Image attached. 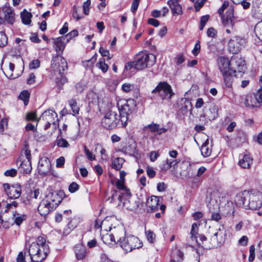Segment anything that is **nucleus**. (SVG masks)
I'll return each mask as SVG.
<instances>
[{"mask_svg":"<svg viewBox=\"0 0 262 262\" xmlns=\"http://www.w3.org/2000/svg\"><path fill=\"white\" fill-rule=\"evenodd\" d=\"M234 202L246 209L257 210L262 206V193L254 190H244L236 194Z\"/></svg>","mask_w":262,"mask_h":262,"instance_id":"1","label":"nucleus"},{"mask_svg":"<svg viewBox=\"0 0 262 262\" xmlns=\"http://www.w3.org/2000/svg\"><path fill=\"white\" fill-rule=\"evenodd\" d=\"M49 247L46 239L39 236L36 242L29 246L28 252L31 262H42L49 253Z\"/></svg>","mask_w":262,"mask_h":262,"instance_id":"2","label":"nucleus"},{"mask_svg":"<svg viewBox=\"0 0 262 262\" xmlns=\"http://www.w3.org/2000/svg\"><path fill=\"white\" fill-rule=\"evenodd\" d=\"M117 106L120 112L121 125L125 127L127 125L128 115L132 113L135 106L133 99H119L117 101Z\"/></svg>","mask_w":262,"mask_h":262,"instance_id":"3","label":"nucleus"},{"mask_svg":"<svg viewBox=\"0 0 262 262\" xmlns=\"http://www.w3.org/2000/svg\"><path fill=\"white\" fill-rule=\"evenodd\" d=\"M156 61V57L151 53H139L136 55L135 69L141 70L153 66Z\"/></svg>","mask_w":262,"mask_h":262,"instance_id":"4","label":"nucleus"},{"mask_svg":"<svg viewBox=\"0 0 262 262\" xmlns=\"http://www.w3.org/2000/svg\"><path fill=\"white\" fill-rule=\"evenodd\" d=\"M142 243L139 238L135 236L127 235L120 242V246L126 252H130L132 250L139 249L142 247Z\"/></svg>","mask_w":262,"mask_h":262,"instance_id":"5","label":"nucleus"},{"mask_svg":"<svg viewBox=\"0 0 262 262\" xmlns=\"http://www.w3.org/2000/svg\"><path fill=\"white\" fill-rule=\"evenodd\" d=\"M229 6V2L225 1L222 7L218 10V13L222 16V22L223 25L225 27L233 28L234 23L232 20L233 17V9L232 7H229L225 15H223V12L225 9L227 8Z\"/></svg>","mask_w":262,"mask_h":262,"instance_id":"6","label":"nucleus"},{"mask_svg":"<svg viewBox=\"0 0 262 262\" xmlns=\"http://www.w3.org/2000/svg\"><path fill=\"white\" fill-rule=\"evenodd\" d=\"M120 122V118L117 112L110 111L103 117L101 121L102 126L106 129L115 128Z\"/></svg>","mask_w":262,"mask_h":262,"instance_id":"7","label":"nucleus"},{"mask_svg":"<svg viewBox=\"0 0 262 262\" xmlns=\"http://www.w3.org/2000/svg\"><path fill=\"white\" fill-rule=\"evenodd\" d=\"M51 68L55 75H60L67 69V62L62 56L57 55L53 58Z\"/></svg>","mask_w":262,"mask_h":262,"instance_id":"8","label":"nucleus"},{"mask_svg":"<svg viewBox=\"0 0 262 262\" xmlns=\"http://www.w3.org/2000/svg\"><path fill=\"white\" fill-rule=\"evenodd\" d=\"M37 170L40 175L48 176L53 174L50 160L46 157L40 159Z\"/></svg>","mask_w":262,"mask_h":262,"instance_id":"9","label":"nucleus"},{"mask_svg":"<svg viewBox=\"0 0 262 262\" xmlns=\"http://www.w3.org/2000/svg\"><path fill=\"white\" fill-rule=\"evenodd\" d=\"M64 193L63 191H55L49 192L45 198L50 203L51 206L56 208L61 203Z\"/></svg>","mask_w":262,"mask_h":262,"instance_id":"10","label":"nucleus"},{"mask_svg":"<svg viewBox=\"0 0 262 262\" xmlns=\"http://www.w3.org/2000/svg\"><path fill=\"white\" fill-rule=\"evenodd\" d=\"M57 114L56 113L52 110H49L45 111L37 121L42 120L46 122V124L45 125V129H47L50 127L51 124H55V121L57 120Z\"/></svg>","mask_w":262,"mask_h":262,"instance_id":"11","label":"nucleus"},{"mask_svg":"<svg viewBox=\"0 0 262 262\" xmlns=\"http://www.w3.org/2000/svg\"><path fill=\"white\" fill-rule=\"evenodd\" d=\"M230 63L232 66L231 69L235 70L242 76L246 70L244 59L240 56H234L231 58Z\"/></svg>","mask_w":262,"mask_h":262,"instance_id":"12","label":"nucleus"},{"mask_svg":"<svg viewBox=\"0 0 262 262\" xmlns=\"http://www.w3.org/2000/svg\"><path fill=\"white\" fill-rule=\"evenodd\" d=\"M4 189L8 197L12 199L18 198L21 193V188L19 185H9L8 184L4 185Z\"/></svg>","mask_w":262,"mask_h":262,"instance_id":"13","label":"nucleus"},{"mask_svg":"<svg viewBox=\"0 0 262 262\" xmlns=\"http://www.w3.org/2000/svg\"><path fill=\"white\" fill-rule=\"evenodd\" d=\"M163 92L164 99H170L173 95L170 85L166 82H161L152 91V93Z\"/></svg>","mask_w":262,"mask_h":262,"instance_id":"14","label":"nucleus"},{"mask_svg":"<svg viewBox=\"0 0 262 262\" xmlns=\"http://www.w3.org/2000/svg\"><path fill=\"white\" fill-rule=\"evenodd\" d=\"M245 43V40L242 37L235 36L231 39L228 42V48L230 52L237 53L241 47Z\"/></svg>","mask_w":262,"mask_h":262,"instance_id":"15","label":"nucleus"},{"mask_svg":"<svg viewBox=\"0 0 262 262\" xmlns=\"http://www.w3.org/2000/svg\"><path fill=\"white\" fill-rule=\"evenodd\" d=\"M2 11L7 22L9 24H13L15 21V14L13 9L10 6L9 4H6L3 7Z\"/></svg>","mask_w":262,"mask_h":262,"instance_id":"16","label":"nucleus"},{"mask_svg":"<svg viewBox=\"0 0 262 262\" xmlns=\"http://www.w3.org/2000/svg\"><path fill=\"white\" fill-rule=\"evenodd\" d=\"M55 209L46 199L41 201L38 207L39 213L43 216L48 214Z\"/></svg>","mask_w":262,"mask_h":262,"instance_id":"17","label":"nucleus"},{"mask_svg":"<svg viewBox=\"0 0 262 262\" xmlns=\"http://www.w3.org/2000/svg\"><path fill=\"white\" fill-rule=\"evenodd\" d=\"M159 199L156 196L149 197L146 202V209L148 212L157 211L159 206Z\"/></svg>","mask_w":262,"mask_h":262,"instance_id":"18","label":"nucleus"},{"mask_svg":"<svg viewBox=\"0 0 262 262\" xmlns=\"http://www.w3.org/2000/svg\"><path fill=\"white\" fill-rule=\"evenodd\" d=\"M217 64L219 69L222 74L229 72L232 69L231 67H230V61L227 58L219 57L217 59Z\"/></svg>","mask_w":262,"mask_h":262,"instance_id":"19","label":"nucleus"},{"mask_svg":"<svg viewBox=\"0 0 262 262\" xmlns=\"http://www.w3.org/2000/svg\"><path fill=\"white\" fill-rule=\"evenodd\" d=\"M143 130H148L152 133H156L157 135H161L167 130L166 128L161 127L160 124L154 122L145 126Z\"/></svg>","mask_w":262,"mask_h":262,"instance_id":"20","label":"nucleus"},{"mask_svg":"<svg viewBox=\"0 0 262 262\" xmlns=\"http://www.w3.org/2000/svg\"><path fill=\"white\" fill-rule=\"evenodd\" d=\"M236 71L231 69L229 72L222 74L224 83L227 88H230L232 87L234 80V77L236 76Z\"/></svg>","mask_w":262,"mask_h":262,"instance_id":"21","label":"nucleus"},{"mask_svg":"<svg viewBox=\"0 0 262 262\" xmlns=\"http://www.w3.org/2000/svg\"><path fill=\"white\" fill-rule=\"evenodd\" d=\"M112 234L114 237L115 241L117 242V243L120 245V242L123 241V238L125 237V232L124 229L122 226H118L117 227H114L112 229Z\"/></svg>","mask_w":262,"mask_h":262,"instance_id":"22","label":"nucleus"},{"mask_svg":"<svg viewBox=\"0 0 262 262\" xmlns=\"http://www.w3.org/2000/svg\"><path fill=\"white\" fill-rule=\"evenodd\" d=\"M167 4L171 9L172 14L173 16L179 15L182 14V6L177 0H169Z\"/></svg>","mask_w":262,"mask_h":262,"instance_id":"23","label":"nucleus"},{"mask_svg":"<svg viewBox=\"0 0 262 262\" xmlns=\"http://www.w3.org/2000/svg\"><path fill=\"white\" fill-rule=\"evenodd\" d=\"M14 67L15 66L13 63L9 62L8 66L6 68L4 74L8 78L14 79L19 77L23 71H20V72L15 71L13 73Z\"/></svg>","mask_w":262,"mask_h":262,"instance_id":"24","label":"nucleus"},{"mask_svg":"<svg viewBox=\"0 0 262 262\" xmlns=\"http://www.w3.org/2000/svg\"><path fill=\"white\" fill-rule=\"evenodd\" d=\"M65 38L66 37L64 36L59 37L54 40L55 48L58 55L60 54V52L62 53L64 49L66 43L64 42L63 40L65 39Z\"/></svg>","mask_w":262,"mask_h":262,"instance_id":"25","label":"nucleus"},{"mask_svg":"<svg viewBox=\"0 0 262 262\" xmlns=\"http://www.w3.org/2000/svg\"><path fill=\"white\" fill-rule=\"evenodd\" d=\"M170 262H182L183 260V253L177 248L172 250Z\"/></svg>","mask_w":262,"mask_h":262,"instance_id":"26","label":"nucleus"},{"mask_svg":"<svg viewBox=\"0 0 262 262\" xmlns=\"http://www.w3.org/2000/svg\"><path fill=\"white\" fill-rule=\"evenodd\" d=\"M252 161L253 159L250 155H245L244 156L243 158L239 161L238 164L239 166L243 168H249L252 163Z\"/></svg>","mask_w":262,"mask_h":262,"instance_id":"27","label":"nucleus"},{"mask_svg":"<svg viewBox=\"0 0 262 262\" xmlns=\"http://www.w3.org/2000/svg\"><path fill=\"white\" fill-rule=\"evenodd\" d=\"M256 98L253 95H247L245 100V104L248 107H257L259 106Z\"/></svg>","mask_w":262,"mask_h":262,"instance_id":"28","label":"nucleus"},{"mask_svg":"<svg viewBox=\"0 0 262 262\" xmlns=\"http://www.w3.org/2000/svg\"><path fill=\"white\" fill-rule=\"evenodd\" d=\"M198 225L196 223H193L191 226L190 231L191 239L192 242L195 243L198 246L200 245V243L198 239Z\"/></svg>","mask_w":262,"mask_h":262,"instance_id":"29","label":"nucleus"},{"mask_svg":"<svg viewBox=\"0 0 262 262\" xmlns=\"http://www.w3.org/2000/svg\"><path fill=\"white\" fill-rule=\"evenodd\" d=\"M20 168L24 173H29L32 170L31 161L23 160L20 163Z\"/></svg>","mask_w":262,"mask_h":262,"instance_id":"30","label":"nucleus"},{"mask_svg":"<svg viewBox=\"0 0 262 262\" xmlns=\"http://www.w3.org/2000/svg\"><path fill=\"white\" fill-rule=\"evenodd\" d=\"M75 251L78 259H82L86 255L85 249L81 245H78L75 247Z\"/></svg>","mask_w":262,"mask_h":262,"instance_id":"31","label":"nucleus"},{"mask_svg":"<svg viewBox=\"0 0 262 262\" xmlns=\"http://www.w3.org/2000/svg\"><path fill=\"white\" fill-rule=\"evenodd\" d=\"M209 139H207L201 147V151L204 157H209L211 153V149L209 145Z\"/></svg>","mask_w":262,"mask_h":262,"instance_id":"32","label":"nucleus"},{"mask_svg":"<svg viewBox=\"0 0 262 262\" xmlns=\"http://www.w3.org/2000/svg\"><path fill=\"white\" fill-rule=\"evenodd\" d=\"M32 14L26 10H24L21 13L22 22L25 25H29L31 22Z\"/></svg>","mask_w":262,"mask_h":262,"instance_id":"33","label":"nucleus"},{"mask_svg":"<svg viewBox=\"0 0 262 262\" xmlns=\"http://www.w3.org/2000/svg\"><path fill=\"white\" fill-rule=\"evenodd\" d=\"M218 107L215 105L210 106L209 109V114L207 115L208 118L210 120H214L217 116Z\"/></svg>","mask_w":262,"mask_h":262,"instance_id":"34","label":"nucleus"},{"mask_svg":"<svg viewBox=\"0 0 262 262\" xmlns=\"http://www.w3.org/2000/svg\"><path fill=\"white\" fill-rule=\"evenodd\" d=\"M124 162V160L123 158L120 157L116 158L114 159L112 162V168L116 170H120L122 168Z\"/></svg>","mask_w":262,"mask_h":262,"instance_id":"35","label":"nucleus"},{"mask_svg":"<svg viewBox=\"0 0 262 262\" xmlns=\"http://www.w3.org/2000/svg\"><path fill=\"white\" fill-rule=\"evenodd\" d=\"M96 67L101 70L103 73H106L108 69V66L105 62V60L103 58L99 59L98 62L96 63Z\"/></svg>","mask_w":262,"mask_h":262,"instance_id":"36","label":"nucleus"},{"mask_svg":"<svg viewBox=\"0 0 262 262\" xmlns=\"http://www.w3.org/2000/svg\"><path fill=\"white\" fill-rule=\"evenodd\" d=\"M177 164V162L176 160L166 159L165 162L161 165V168L162 170L166 171Z\"/></svg>","mask_w":262,"mask_h":262,"instance_id":"37","label":"nucleus"},{"mask_svg":"<svg viewBox=\"0 0 262 262\" xmlns=\"http://www.w3.org/2000/svg\"><path fill=\"white\" fill-rule=\"evenodd\" d=\"M69 104L71 108L73 114L76 115L79 113V107L78 105L76 100L75 99H71L69 101Z\"/></svg>","mask_w":262,"mask_h":262,"instance_id":"38","label":"nucleus"},{"mask_svg":"<svg viewBox=\"0 0 262 262\" xmlns=\"http://www.w3.org/2000/svg\"><path fill=\"white\" fill-rule=\"evenodd\" d=\"M88 99L89 100L90 102L94 103H99V98L98 97V95L94 91L90 92L88 96H87Z\"/></svg>","mask_w":262,"mask_h":262,"instance_id":"39","label":"nucleus"},{"mask_svg":"<svg viewBox=\"0 0 262 262\" xmlns=\"http://www.w3.org/2000/svg\"><path fill=\"white\" fill-rule=\"evenodd\" d=\"M101 238L103 241L104 243L105 244H111L113 242L115 244L117 243V242L115 241L114 237L113 236L112 233L108 234L106 233L104 235H103L101 236Z\"/></svg>","mask_w":262,"mask_h":262,"instance_id":"40","label":"nucleus"},{"mask_svg":"<svg viewBox=\"0 0 262 262\" xmlns=\"http://www.w3.org/2000/svg\"><path fill=\"white\" fill-rule=\"evenodd\" d=\"M72 16L76 20H78L83 18V16L81 14V9L80 7H77L75 6H73Z\"/></svg>","mask_w":262,"mask_h":262,"instance_id":"41","label":"nucleus"},{"mask_svg":"<svg viewBox=\"0 0 262 262\" xmlns=\"http://www.w3.org/2000/svg\"><path fill=\"white\" fill-rule=\"evenodd\" d=\"M109 224V220L108 217H106L103 221L100 220H96L95 221V227L97 229H102L105 228V225Z\"/></svg>","mask_w":262,"mask_h":262,"instance_id":"42","label":"nucleus"},{"mask_svg":"<svg viewBox=\"0 0 262 262\" xmlns=\"http://www.w3.org/2000/svg\"><path fill=\"white\" fill-rule=\"evenodd\" d=\"M30 93L28 91H23L19 94V98L24 101V104L27 105L28 103Z\"/></svg>","mask_w":262,"mask_h":262,"instance_id":"43","label":"nucleus"},{"mask_svg":"<svg viewBox=\"0 0 262 262\" xmlns=\"http://www.w3.org/2000/svg\"><path fill=\"white\" fill-rule=\"evenodd\" d=\"M18 206V203L16 201H13L11 203H7L6 206L5 211L12 212L13 213H15L14 210Z\"/></svg>","mask_w":262,"mask_h":262,"instance_id":"44","label":"nucleus"},{"mask_svg":"<svg viewBox=\"0 0 262 262\" xmlns=\"http://www.w3.org/2000/svg\"><path fill=\"white\" fill-rule=\"evenodd\" d=\"M254 31L258 38L262 39V21L259 22L256 24Z\"/></svg>","mask_w":262,"mask_h":262,"instance_id":"45","label":"nucleus"},{"mask_svg":"<svg viewBox=\"0 0 262 262\" xmlns=\"http://www.w3.org/2000/svg\"><path fill=\"white\" fill-rule=\"evenodd\" d=\"M16 215H17V213L16 212L13 213V219L15 223L17 225H19L21 224L23 221L26 219V215H22L21 216H16Z\"/></svg>","mask_w":262,"mask_h":262,"instance_id":"46","label":"nucleus"},{"mask_svg":"<svg viewBox=\"0 0 262 262\" xmlns=\"http://www.w3.org/2000/svg\"><path fill=\"white\" fill-rule=\"evenodd\" d=\"M116 186L118 189L120 190H125V194L127 196H129L130 195V193L129 192L126 190V188L124 185V181L123 180H118L116 182Z\"/></svg>","mask_w":262,"mask_h":262,"instance_id":"47","label":"nucleus"},{"mask_svg":"<svg viewBox=\"0 0 262 262\" xmlns=\"http://www.w3.org/2000/svg\"><path fill=\"white\" fill-rule=\"evenodd\" d=\"M134 88V84L130 83H124L122 85V90L125 93H128L133 91Z\"/></svg>","mask_w":262,"mask_h":262,"instance_id":"48","label":"nucleus"},{"mask_svg":"<svg viewBox=\"0 0 262 262\" xmlns=\"http://www.w3.org/2000/svg\"><path fill=\"white\" fill-rule=\"evenodd\" d=\"M8 43V38L3 32H0V47L5 46Z\"/></svg>","mask_w":262,"mask_h":262,"instance_id":"49","label":"nucleus"},{"mask_svg":"<svg viewBox=\"0 0 262 262\" xmlns=\"http://www.w3.org/2000/svg\"><path fill=\"white\" fill-rule=\"evenodd\" d=\"M209 208L210 211H213L214 209H218L219 208V204L216 200L212 198V196H211L209 204Z\"/></svg>","mask_w":262,"mask_h":262,"instance_id":"50","label":"nucleus"},{"mask_svg":"<svg viewBox=\"0 0 262 262\" xmlns=\"http://www.w3.org/2000/svg\"><path fill=\"white\" fill-rule=\"evenodd\" d=\"M209 17H210V16L209 15H205L202 16L201 17L200 25L199 26L200 30H202L204 29L207 22L208 21Z\"/></svg>","mask_w":262,"mask_h":262,"instance_id":"51","label":"nucleus"},{"mask_svg":"<svg viewBox=\"0 0 262 262\" xmlns=\"http://www.w3.org/2000/svg\"><path fill=\"white\" fill-rule=\"evenodd\" d=\"M217 31L213 27L209 28L207 31V36L210 38H215L217 36Z\"/></svg>","mask_w":262,"mask_h":262,"instance_id":"52","label":"nucleus"},{"mask_svg":"<svg viewBox=\"0 0 262 262\" xmlns=\"http://www.w3.org/2000/svg\"><path fill=\"white\" fill-rule=\"evenodd\" d=\"M146 238L150 243H154L156 239V234L151 230H148L145 232Z\"/></svg>","mask_w":262,"mask_h":262,"instance_id":"53","label":"nucleus"},{"mask_svg":"<svg viewBox=\"0 0 262 262\" xmlns=\"http://www.w3.org/2000/svg\"><path fill=\"white\" fill-rule=\"evenodd\" d=\"M214 236H216V239L220 241V243L224 242L225 238V234L221 231L220 229H219L218 231L214 233Z\"/></svg>","mask_w":262,"mask_h":262,"instance_id":"54","label":"nucleus"},{"mask_svg":"<svg viewBox=\"0 0 262 262\" xmlns=\"http://www.w3.org/2000/svg\"><path fill=\"white\" fill-rule=\"evenodd\" d=\"M57 145L60 147L66 148L69 146V144L66 139L60 138L57 140Z\"/></svg>","mask_w":262,"mask_h":262,"instance_id":"55","label":"nucleus"},{"mask_svg":"<svg viewBox=\"0 0 262 262\" xmlns=\"http://www.w3.org/2000/svg\"><path fill=\"white\" fill-rule=\"evenodd\" d=\"M91 5V1L90 0H87L86 2H84L83 4V13L86 15H88L90 12V6Z\"/></svg>","mask_w":262,"mask_h":262,"instance_id":"56","label":"nucleus"},{"mask_svg":"<svg viewBox=\"0 0 262 262\" xmlns=\"http://www.w3.org/2000/svg\"><path fill=\"white\" fill-rule=\"evenodd\" d=\"M22 152L23 154L25 155L26 159L25 160H31V151L29 149V148L28 147V145H25V148L23 149Z\"/></svg>","mask_w":262,"mask_h":262,"instance_id":"57","label":"nucleus"},{"mask_svg":"<svg viewBox=\"0 0 262 262\" xmlns=\"http://www.w3.org/2000/svg\"><path fill=\"white\" fill-rule=\"evenodd\" d=\"M232 1L235 4L241 3L243 8L244 9H247L250 7V3L246 2L245 0H232Z\"/></svg>","mask_w":262,"mask_h":262,"instance_id":"58","label":"nucleus"},{"mask_svg":"<svg viewBox=\"0 0 262 262\" xmlns=\"http://www.w3.org/2000/svg\"><path fill=\"white\" fill-rule=\"evenodd\" d=\"M99 52L103 57H107L108 59H111L112 58V56H110L109 51L103 47L100 48Z\"/></svg>","mask_w":262,"mask_h":262,"instance_id":"59","label":"nucleus"},{"mask_svg":"<svg viewBox=\"0 0 262 262\" xmlns=\"http://www.w3.org/2000/svg\"><path fill=\"white\" fill-rule=\"evenodd\" d=\"M17 170L14 168H11L10 169L6 170L4 172V175L6 177H14L17 174Z\"/></svg>","mask_w":262,"mask_h":262,"instance_id":"60","label":"nucleus"},{"mask_svg":"<svg viewBox=\"0 0 262 262\" xmlns=\"http://www.w3.org/2000/svg\"><path fill=\"white\" fill-rule=\"evenodd\" d=\"M255 247L254 245H251L249 248V261L251 262L253 261L255 257Z\"/></svg>","mask_w":262,"mask_h":262,"instance_id":"61","label":"nucleus"},{"mask_svg":"<svg viewBox=\"0 0 262 262\" xmlns=\"http://www.w3.org/2000/svg\"><path fill=\"white\" fill-rule=\"evenodd\" d=\"M254 96L256 98L258 103L260 105L262 103V88H260L257 92L254 94Z\"/></svg>","mask_w":262,"mask_h":262,"instance_id":"62","label":"nucleus"},{"mask_svg":"<svg viewBox=\"0 0 262 262\" xmlns=\"http://www.w3.org/2000/svg\"><path fill=\"white\" fill-rule=\"evenodd\" d=\"M79 185L75 182L72 183L69 187V190L71 193H74L79 189Z\"/></svg>","mask_w":262,"mask_h":262,"instance_id":"63","label":"nucleus"},{"mask_svg":"<svg viewBox=\"0 0 262 262\" xmlns=\"http://www.w3.org/2000/svg\"><path fill=\"white\" fill-rule=\"evenodd\" d=\"M185 61L183 54H179L175 57V61L177 65H180Z\"/></svg>","mask_w":262,"mask_h":262,"instance_id":"64","label":"nucleus"}]
</instances>
